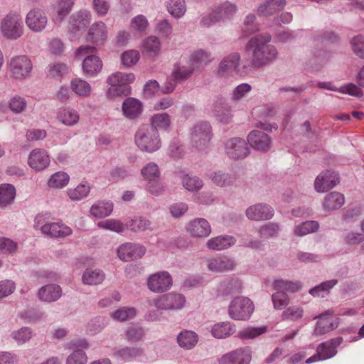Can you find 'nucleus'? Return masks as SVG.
<instances>
[{"mask_svg": "<svg viewBox=\"0 0 364 364\" xmlns=\"http://www.w3.org/2000/svg\"><path fill=\"white\" fill-rule=\"evenodd\" d=\"M345 203L343 194L338 192H331L326 196L323 203V208L328 210H335L340 208Z\"/></svg>", "mask_w": 364, "mask_h": 364, "instance_id": "obj_40", "label": "nucleus"}, {"mask_svg": "<svg viewBox=\"0 0 364 364\" xmlns=\"http://www.w3.org/2000/svg\"><path fill=\"white\" fill-rule=\"evenodd\" d=\"M285 5V0H267L257 7V12L259 16H272L282 10Z\"/></svg>", "mask_w": 364, "mask_h": 364, "instance_id": "obj_31", "label": "nucleus"}, {"mask_svg": "<svg viewBox=\"0 0 364 364\" xmlns=\"http://www.w3.org/2000/svg\"><path fill=\"white\" fill-rule=\"evenodd\" d=\"M235 364H250L252 352L249 348H240L231 351Z\"/></svg>", "mask_w": 364, "mask_h": 364, "instance_id": "obj_53", "label": "nucleus"}, {"mask_svg": "<svg viewBox=\"0 0 364 364\" xmlns=\"http://www.w3.org/2000/svg\"><path fill=\"white\" fill-rule=\"evenodd\" d=\"M0 31L4 38L14 41L21 38L24 31L21 16L17 12H9L1 21Z\"/></svg>", "mask_w": 364, "mask_h": 364, "instance_id": "obj_4", "label": "nucleus"}, {"mask_svg": "<svg viewBox=\"0 0 364 364\" xmlns=\"http://www.w3.org/2000/svg\"><path fill=\"white\" fill-rule=\"evenodd\" d=\"M242 282L237 278H228L220 282L218 292L223 296L236 294L242 289Z\"/></svg>", "mask_w": 364, "mask_h": 364, "instance_id": "obj_33", "label": "nucleus"}, {"mask_svg": "<svg viewBox=\"0 0 364 364\" xmlns=\"http://www.w3.org/2000/svg\"><path fill=\"white\" fill-rule=\"evenodd\" d=\"M182 183L185 188L189 191H198L203 186L201 179L197 176H191L189 175H185L183 177Z\"/></svg>", "mask_w": 364, "mask_h": 364, "instance_id": "obj_58", "label": "nucleus"}, {"mask_svg": "<svg viewBox=\"0 0 364 364\" xmlns=\"http://www.w3.org/2000/svg\"><path fill=\"white\" fill-rule=\"evenodd\" d=\"M134 80L135 76L131 73L116 72L112 73L107 79V82L109 85L106 92L107 97L114 98L128 95L131 90L129 84L132 83Z\"/></svg>", "mask_w": 364, "mask_h": 364, "instance_id": "obj_3", "label": "nucleus"}, {"mask_svg": "<svg viewBox=\"0 0 364 364\" xmlns=\"http://www.w3.org/2000/svg\"><path fill=\"white\" fill-rule=\"evenodd\" d=\"M254 311L252 301L244 296L235 297L228 307L229 316L234 320H247Z\"/></svg>", "mask_w": 364, "mask_h": 364, "instance_id": "obj_7", "label": "nucleus"}, {"mask_svg": "<svg viewBox=\"0 0 364 364\" xmlns=\"http://www.w3.org/2000/svg\"><path fill=\"white\" fill-rule=\"evenodd\" d=\"M149 26V22L144 15H137L134 17L130 23L131 28L137 33L144 32Z\"/></svg>", "mask_w": 364, "mask_h": 364, "instance_id": "obj_62", "label": "nucleus"}, {"mask_svg": "<svg viewBox=\"0 0 364 364\" xmlns=\"http://www.w3.org/2000/svg\"><path fill=\"white\" fill-rule=\"evenodd\" d=\"M140 55L136 50L124 51L121 56L122 64L127 67L135 65L139 60Z\"/></svg>", "mask_w": 364, "mask_h": 364, "instance_id": "obj_63", "label": "nucleus"}, {"mask_svg": "<svg viewBox=\"0 0 364 364\" xmlns=\"http://www.w3.org/2000/svg\"><path fill=\"white\" fill-rule=\"evenodd\" d=\"M122 111L126 117L135 119L141 114L142 105L139 100L133 97H129L122 104Z\"/></svg>", "mask_w": 364, "mask_h": 364, "instance_id": "obj_32", "label": "nucleus"}, {"mask_svg": "<svg viewBox=\"0 0 364 364\" xmlns=\"http://www.w3.org/2000/svg\"><path fill=\"white\" fill-rule=\"evenodd\" d=\"M240 55L237 53H233L225 58L219 64L218 74L223 76L226 73L235 70L239 65Z\"/></svg>", "mask_w": 364, "mask_h": 364, "instance_id": "obj_34", "label": "nucleus"}, {"mask_svg": "<svg viewBox=\"0 0 364 364\" xmlns=\"http://www.w3.org/2000/svg\"><path fill=\"white\" fill-rule=\"evenodd\" d=\"M247 218L255 221L267 220L274 215V209L266 203H257L250 206L245 211Z\"/></svg>", "mask_w": 364, "mask_h": 364, "instance_id": "obj_21", "label": "nucleus"}, {"mask_svg": "<svg viewBox=\"0 0 364 364\" xmlns=\"http://www.w3.org/2000/svg\"><path fill=\"white\" fill-rule=\"evenodd\" d=\"M279 225L276 223H267L259 228V234L262 238H270L278 235Z\"/></svg>", "mask_w": 364, "mask_h": 364, "instance_id": "obj_56", "label": "nucleus"}, {"mask_svg": "<svg viewBox=\"0 0 364 364\" xmlns=\"http://www.w3.org/2000/svg\"><path fill=\"white\" fill-rule=\"evenodd\" d=\"M91 21V14L87 11H80L71 17V24L73 29L84 28Z\"/></svg>", "mask_w": 364, "mask_h": 364, "instance_id": "obj_50", "label": "nucleus"}, {"mask_svg": "<svg viewBox=\"0 0 364 364\" xmlns=\"http://www.w3.org/2000/svg\"><path fill=\"white\" fill-rule=\"evenodd\" d=\"M50 163V156L45 149H34L28 155V164L36 171L45 170Z\"/></svg>", "mask_w": 364, "mask_h": 364, "instance_id": "obj_19", "label": "nucleus"}, {"mask_svg": "<svg viewBox=\"0 0 364 364\" xmlns=\"http://www.w3.org/2000/svg\"><path fill=\"white\" fill-rule=\"evenodd\" d=\"M314 319H318L313 331V335L316 336L328 333L338 326V318L331 316L328 311L315 316Z\"/></svg>", "mask_w": 364, "mask_h": 364, "instance_id": "obj_17", "label": "nucleus"}, {"mask_svg": "<svg viewBox=\"0 0 364 364\" xmlns=\"http://www.w3.org/2000/svg\"><path fill=\"white\" fill-rule=\"evenodd\" d=\"M16 189L8 183L0 185V207H5L14 200Z\"/></svg>", "mask_w": 364, "mask_h": 364, "instance_id": "obj_46", "label": "nucleus"}, {"mask_svg": "<svg viewBox=\"0 0 364 364\" xmlns=\"http://www.w3.org/2000/svg\"><path fill=\"white\" fill-rule=\"evenodd\" d=\"M42 215H37L35 218V228H39L43 235L51 237H65L72 234L70 227L62 223H48L42 225Z\"/></svg>", "mask_w": 364, "mask_h": 364, "instance_id": "obj_10", "label": "nucleus"}, {"mask_svg": "<svg viewBox=\"0 0 364 364\" xmlns=\"http://www.w3.org/2000/svg\"><path fill=\"white\" fill-rule=\"evenodd\" d=\"M113 210V204L109 202H97L92 205L90 213L95 218L109 216Z\"/></svg>", "mask_w": 364, "mask_h": 364, "instance_id": "obj_44", "label": "nucleus"}, {"mask_svg": "<svg viewBox=\"0 0 364 364\" xmlns=\"http://www.w3.org/2000/svg\"><path fill=\"white\" fill-rule=\"evenodd\" d=\"M225 154L232 159H242L250 154V149L246 141L240 137H232L224 144Z\"/></svg>", "mask_w": 364, "mask_h": 364, "instance_id": "obj_12", "label": "nucleus"}, {"mask_svg": "<svg viewBox=\"0 0 364 364\" xmlns=\"http://www.w3.org/2000/svg\"><path fill=\"white\" fill-rule=\"evenodd\" d=\"M339 183L338 175L333 171L321 173L315 179L314 188L318 193H323L333 188Z\"/></svg>", "mask_w": 364, "mask_h": 364, "instance_id": "obj_20", "label": "nucleus"}, {"mask_svg": "<svg viewBox=\"0 0 364 364\" xmlns=\"http://www.w3.org/2000/svg\"><path fill=\"white\" fill-rule=\"evenodd\" d=\"M97 226L105 230L121 233L127 228L126 224L124 225L122 222L114 219H109L104 221H100L97 223Z\"/></svg>", "mask_w": 364, "mask_h": 364, "instance_id": "obj_54", "label": "nucleus"}, {"mask_svg": "<svg viewBox=\"0 0 364 364\" xmlns=\"http://www.w3.org/2000/svg\"><path fill=\"white\" fill-rule=\"evenodd\" d=\"M186 230L193 237H206L211 232L208 221L202 218L189 221L186 225Z\"/></svg>", "mask_w": 364, "mask_h": 364, "instance_id": "obj_22", "label": "nucleus"}, {"mask_svg": "<svg viewBox=\"0 0 364 364\" xmlns=\"http://www.w3.org/2000/svg\"><path fill=\"white\" fill-rule=\"evenodd\" d=\"M48 18L45 13L38 9L31 10L26 15V24L33 32L43 31L47 24Z\"/></svg>", "mask_w": 364, "mask_h": 364, "instance_id": "obj_24", "label": "nucleus"}, {"mask_svg": "<svg viewBox=\"0 0 364 364\" xmlns=\"http://www.w3.org/2000/svg\"><path fill=\"white\" fill-rule=\"evenodd\" d=\"M343 343L342 337H336L320 343L316 348V354L312 355L305 363L310 364L318 360H324L334 357L337 348Z\"/></svg>", "mask_w": 364, "mask_h": 364, "instance_id": "obj_8", "label": "nucleus"}, {"mask_svg": "<svg viewBox=\"0 0 364 364\" xmlns=\"http://www.w3.org/2000/svg\"><path fill=\"white\" fill-rule=\"evenodd\" d=\"M248 144L255 149L267 151L272 144L269 136L261 130H253L247 136Z\"/></svg>", "mask_w": 364, "mask_h": 364, "instance_id": "obj_23", "label": "nucleus"}, {"mask_svg": "<svg viewBox=\"0 0 364 364\" xmlns=\"http://www.w3.org/2000/svg\"><path fill=\"white\" fill-rule=\"evenodd\" d=\"M127 228L132 232H140L144 231H152L151 222L143 216L135 217L126 223Z\"/></svg>", "mask_w": 364, "mask_h": 364, "instance_id": "obj_35", "label": "nucleus"}, {"mask_svg": "<svg viewBox=\"0 0 364 364\" xmlns=\"http://www.w3.org/2000/svg\"><path fill=\"white\" fill-rule=\"evenodd\" d=\"M62 296L61 287L55 284L42 287L38 292L39 299L43 302L51 303L58 300Z\"/></svg>", "mask_w": 364, "mask_h": 364, "instance_id": "obj_28", "label": "nucleus"}, {"mask_svg": "<svg viewBox=\"0 0 364 364\" xmlns=\"http://www.w3.org/2000/svg\"><path fill=\"white\" fill-rule=\"evenodd\" d=\"M171 284V277L168 272L165 271L151 274L147 280L148 288L156 293L167 291Z\"/></svg>", "mask_w": 364, "mask_h": 364, "instance_id": "obj_16", "label": "nucleus"}, {"mask_svg": "<svg viewBox=\"0 0 364 364\" xmlns=\"http://www.w3.org/2000/svg\"><path fill=\"white\" fill-rule=\"evenodd\" d=\"M134 141L141 151L148 153L155 152L161 146L158 130L155 127H150L148 124H144L138 129L135 134Z\"/></svg>", "mask_w": 364, "mask_h": 364, "instance_id": "obj_2", "label": "nucleus"}, {"mask_svg": "<svg viewBox=\"0 0 364 364\" xmlns=\"http://www.w3.org/2000/svg\"><path fill=\"white\" fill-rule=\"evenodd\" d=\"M70 87L75 94L81 97H89L92 92L91 85L80 78L73 79L70 82Z\"/></svg>", "mask_w": 364, "mask_h": 364, "instance_id": "obj_42", "label": "nucleus"}, {"mask_svg": "<svg viewBox=\"0 0 364 364\" xmlns=\"http://www.w3.org/2000/svg\"><path fill=\"white\" fill-rule=\"evenodd\" d=\"M304 316V309L300 306H290L282 314V320H290L296 321L301 319Z\"/></svg>", "mask_w": 364, "mask_h": 364, "instance_id": "obj_60", "label": "nucleus"}, {"mask_svg": "<svg viewBox=\"0 0 364 364\" xmlns=\"http://www.w3.org/2000/svg\"><path fill=\"white\" fill-rule=\"evenodd\" d=\"M235 332V326L230 322H220L215 323L211 329V334L216 338H225Z\"/></svg>", "mask_w": 364, "mask_h": 364, "instance_id": "obj_38", "label": "nucleus"}, {"mask_svg": "<svg viewBox=\"0 0 364 364\" xmlns=\"http://www.w3.org/2000/svg\"><path fill=\"white\" fill-rule=\"evenodd\" d=\"M236 242V239L231 235H220L209 239L206 242L208 249L213 251H221L228 249Z\"/></svg>", "mask_w": 364, "mask_h": 364, "instance_id": "obj_30", "label": "nucleus"}, {"mask_svg": "<svg viewBox=\"0 0 364 364\" xmlns=\"http://www.w3.org/2000/svg\"><path fill=\"white\" fill-rule=\"evenodd\" d=\"M337 283H338L337 279H331V280L323 282L321 284H320L319 285H317L315 287L309 290V294H311L314 296H323L322 293L325 292V291L328 292Z\"/></svg>", "mask_w": 364, "mask_h": 364, "instance_id": "obj_61", "label": "nucleus"}, {"mask_svg": "<svg viewBox=\"0 0 364 364\" xmlns=\"http://www.w3.org/2000/svg\"><path fill=\"white\" fill-rule=\"evenodd\" d=\"M144 336V331L139 326H132L125 331V338L127 341L136 343L142 340Z\"/></svg>", "mask_w": 364, "mask_h": 364, "instance_id": "obj_57", "label": "nucleus"}, {"mask_svg": "<svg viewBox=\"0 0 364 364\" xmlns=\"http://www.w3.org/2000/svg\"><path fill=\"white\" fill-rule=\"evenodd\" d=\"M177 342L181 348L189 350L198 343V336L192 331L185 330L178 335Z\"/></svg>", "mask_w": 364, "mask_h": 364, "instance_id": "obj_39", "label": "nucleus"}, {"mask_svg": "<svg viewBox=\"0 0 364 364\" xmlns=\"http://www.w3.org/2000/svg\"><path fill=\"white\" fill-rule=\"evenodd\" d=\"M214 11L216 14L218 18H220V21L235 13L236 6L230 2H225L221 6H218Z\"/></svg>", "mask_w": 364, "mask_h": 364, "instance_id": "obj_64", "label": "nucleus"}, {"mask_svg": "<svg viewBox=\"0 0 364 364\" xmlns=\"http://www.w3.org/2000/svg\"><path fill=\"white\" fill-rule=\"evenodd\" d=\"M33 336V332L30 328L22 327L11 333V338L18 344H23L29 341Z\"/></svg>", "mask_w": 364, "mask_h": 364, "instance_id": "obj_59", "label": "nucleus"}, {"mask_svg": "<svg viewBox=\"0 0 364 364\" xmlns=\"http://www.w3.org/2000/svg\"><path fill=\"white\" fill-rule=\"evenodd\" d=\"M213 60L210 53L200 49L194 53L190 57V64L196 68L208 65Z\"/></svg>", "mask_w": 364, "mask_h": 364, "instance_id": "obj_41", "label": "nucleus"}, {"mask_svg": "<svg viewBox=\"0 0 364 364\" xmlns=\"http://www.w3.org/2000/svg\"><path fill=\"white\" fill-rule=\"evenodd\" d=\"M194 70V67L190 63L188 65H183L180 63L174 64L170 76L166 78V82L161 88V92L164 94L172 92L175 90L176 85L183 83L189 79Z\"/></svg>", "mask_w": 364, "mask_h": 364, "instance_id": "obj_6", "label": "nucleus"}, {"mask_svg": "<svg viewBox=\"0 0 364 364\" xmlns=\"http://www.w3.org/2000/svg\"><path fill=\"white\" fill-rule=\"evenodd\" d=\"M141 173L146 181L160 178L159 166L154 162H150L143 167Z\"/></svg>", "mask_w": 364, "mask_h": 364, "instance_id": "obj_55", "label": "nucleus"}, {"mask_svg": "<svg viewBox=\"0 0 364 364\" xmlns=\"http://www.w3.org/2000/svg\"><path fill=\"white\" fill-rule=\"evenodd\" d=\"M212 137L211 126L208 122H199L191 129L190 138L193 146L198 149L205 148Z\"/></svg>", "mask_w": 364, "mask_h": 364, "instance_id": "obj_9", "label": "nucleus"}, {"mask_svg": "<svg viewBox=\"0 0 364 364\" xmlns=\"http://www.w3.org/2000/svg\"><path fill=\"white\" fill-rule=\"evenodd\" d=\"M213 112L217 119L223 124L230 123L232 117L231 107L223 97L217 99Z\"/></svg>", "mask_w": 364, "mask_h": 364, "instance_id": "obj_26", "label": "nucleus"}, {"mask_svg": "<svg viewBox=\"0 0 364 364\" xmlns=\"http://www.w3.org/2000/svg\"><path fill=\"white\" fill-rule=\"evenodd\" d=\"M107 26L102 21H97L93 23L88 31L89 40L97 45L103 44L107 40Z\"/></svg>", "mask_w": 364, "mask_h": 364, "instance_id": "obj_29", "label": "nucleus"}, {"mask_svg": "<svg viewBox=\"0 0 364 364\" xmlns=\"http://www.w3.org/2000/svg\"><path fill=\"white\" fill-rule=\"evenodd\" d=\"M142 354V349L136 347H124L114 351V355L118 359L124 361H130L132 359L140 356Z\"/></svg>", "mask_w": 364, "mask_h": 364, "instance_id": "obj_43", "label": "nucleus"}, {"mask_svg": "<svg viewBox=\"0 0 364 364\" xmlns=\"http://www.w3.org/2000/svg\"><path fill=\"white\" fill-rule=\"evenodd\" d=\"M105 279V274L100 269H86L82 274L83 284L87 285H97Z\"/></svg>", "mask_w": 364, "mask_h": 364, "instance_id": "obj_45", "label": "nucleus"}, {"mask_svg": "<svg viewBox=\"0 0 364 364\" xmlns=\"http://www.w3.org/2000/svg\"><path fill=\"white\" fill-rule=\"evenodd\" d=\"M208 178L216 186L228 188L235 186L238 180L236 173H226L223 171H215L208 175Z\"/></svg>", "mask_w": 364, "mask_h": 364, "instance_id": "obj_25", "label": "nucleus"}, {"mask_svg": "<svg viewBox=\"0 0 364 364\" xmlns=\"http://www.w3.org/2000/svg\"><path fill=\"white\" fill-rule=\"evenodd\" d=\"M319 224L315 220H307L294 227V234L298 237H303L314 232L318 230Z\"/></svg>", "mask_w": 364, "mask_h": 364, "instance_id": "obj_49", "label": "nucleus"}, {"mask_svg": "<svg viewBox=\"0 0 364 364\" xmlns=\"http://www.w3.org/2000/svg\"><path fill=\"white\" fill-rule=\"evenodd\" d=\"M208 269L213 273H225L234 271L237 264L235 259L225 255H216L206 259Z\"/></svg>", "mask_w": 364, "mask_h": 364, "instance_id": "obj_11", "label": "nucleus"}, {"mask_svg": "<svg viewBox=\"0 0 364 364\" xmlns=\"http://www.w3.org/2000/svg\"><path fill=\"white\" fill-rule=\"evenodd\" d=\"M56 119L62 124L73 127L80 121V114L74 108L63 107L58 109Z\"/></svg>", "mask_w": 364, "mask_h": 364, "instance_id": "obj_27", "label": "nucleus"}, {"mask_svg": "<svg viewBox=\"0 0 364 364\" xmlns=\"http://www.w3.org/2000/svg\"><path fill=\"white\" fill-rule=\"evenodd\" d=\"M90 187L87 183H82L75 188L67 190L68 196L73 201L80 200L85 198L90 193Z\"/></svg>", "mask_w": 364, "mask_h": 364, "instance_id": "obj_51", "label": "nucleus"}, {"mask_svg": "<svg viewBox=\"0 0 364 364\" xmlns=\"http://www.w3.org/2000/svg\"><path fill=\"white\" fill-rule=\"evenodd\" d=\"M70 176L64 171H58L51 175L48 181V186L53 188H63L68 184Z\"/></svg>", "mask_w": 364, "mask_h": 364, "instance_id": "obj_48", "label": "nucleus"}, {"mask_svg": "<svg viewBox=\"0 0 364 364\" xmlns=\"http://www.w3.org/2000/svg\"><path fill=\"white\" fill-rule=\"evenodd\" d=\"M69 348H75L73 352L67 357L66 364H86L87 362V357L85 352L80 348H87L88 343L85 339H78L72 341L69 346Z\"/></svg>", "mask_w": 364, "mask_h": 364, "instance_id": "obj_18", "label": "nucleus"}, {"mask_svg": "<svg viewBox=\"0 0 364 364\" xmlns=\"http://www.w3.org/2000/svg\"><path fill=\"white\" fill-rule=\"evenodd\" d=\"M276 292L272 295V300L275 309H283L289 304V296L287 292L294 293L301 288L299 282L279 279L273 283Z\"/></svg>", "mask_w": 364, "mask_h": 364, "instance_id": "obj_5", "label": "nucleus"}, {"mask_svg": "<svg viewBox=\"0 0 364 364\" xmlns=\"http://www.w3.org/2000/svg\"><path fill=\"white\" fill-rule=\"evenodd\" d=\"M102 63L99 57L96 55L87 56L82 63L84 73L90 76H93L100 72Z\"/></svg>", "mask_w": 364, "mask_h": 364, "instance_id": "obj_36", "label": "nucleus"}, {"mask_svg": "<svg viewBox=\"0 0 364 364\" xmlns=\"http://www.w3.org/2000/svg\"><path fill=\"white\" fill-rule=\"evenodd\" d=\"M185 297L181 294H166L155 300V306L158 309L178 310L184 306Z\"/></svg>", "mask_w": 364, "mask_h": 364, "instance_id": "obj_14", "label": "nucleus"}, {"mask_svg": "<svg viewBox=\"0 0 364 364\" xmlns=\"http://www.w3.org/2000/svg\"><path fill=\"white\" fill-rule=\"evenodd\" d=\"M146 253V247L140 244L126 242L117 249L119 259L124 262L141 258Z\"/></svg>", "mask_w": 364, "mask_h": 364, "instance_id": "obj_15", "label": "nucleus"}, {"mask_svg": "<svg viewBox=\"0 0 364 364\" xmlns=\"http://www.w3.org/2000/svg\"><path fill=\"white\" fill-rule=\"evenodd\" d=\"M271 36L269 34L257 35L251 38L245 46L246 51L252 55L250 63L245 65L237 72L242 75H247L253 68H261L272 63L277 59L278 51L276 47L270 44Z\"/></svg>", "mask_w": 364, "mask_h": 364, "instance_id": "obj_1", "label": "nucleus"}, {"mask_svg": "<svg viewBox=\"0 0 364 364\" xmlns=\"http://www.w3.org/2000/svg\"><path fill=\"white\" fill-rule=\"evenodd\" d=\"M161 43L156 36L146 38L142 44L141 51L148 57L154 58L160 53Z\"/></svg>", "mask_w": 364, "mask_h": 364, "instance_id": "obj_37", "label": "nucleus"}, {"mask_svg": "<svg viewBox=\"0 0 364 364\" xmlns=\"http://www.w3.org/2000/svg\"><path fill=\"white\" fill-rule=\"evenodd\" d=\"M33 65L26 55H18L11 59L9 70L16 79H25L30 75Z\"/></svg>", "mask_w": 364, "mask_h": 364, "instance_id": "obj_13", "label": "nucleus"}, {"mask_svg": "<svg viewBox=\"0 0 364 364\" xmlns=\"http://www.w3.org/2000/svg\"><path fill=\"white\" fill-rule=\"evenodd\" d=\"M150 127L167 130L171 125V117L166 112L154 114L150 119Z\"/></svg>", "mask_w": 364, "mask_h": 364, "instance_id": "obj_47", "label": "nucleus"}, {"mask_svg": "<svg viewBox=\"0 0 364 364\" xmlns=\"http://www.w3.org/2000/svg\"><path fill=\"white\" fill-rule=\"evenodd\" d=\"M168 13L175 18H181L186 11L184 0H169L167 2Z\"/></svg>", "mask_w": 364, "mask_h": 364, "instance_id": "obj_52", "label": "nucleus"}]
</instances>
